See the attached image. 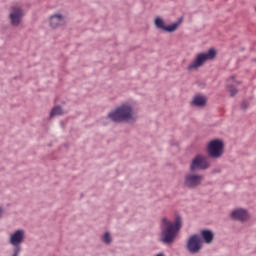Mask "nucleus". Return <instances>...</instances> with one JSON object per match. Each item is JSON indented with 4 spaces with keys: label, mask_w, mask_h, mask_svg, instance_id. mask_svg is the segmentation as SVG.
Wrapping results in <instances>:
<instances>
[{
    "label": "nucleus",
    "mask_w": 256,
    "mask_h": 256,
    "mask_svg": "<svg viewBox=\"0 0 256 256\" xmlns=\"http://www.w3.org/2000/svg\"><path fill=\"white\" fill-rule=\"evenodd\" d=\"M59 115H63V109L60 106H56L50 112V118L53 119V117H57Z\"/></svg>",
    "instance_id": "f3484780"
},
{
    "label": "nucleus",
    "mask_w": 256,
    "mask_h": 256,
    "mask_svg": "<svg viewBox=\"0 0 256 256\" xmlns=\"http://www.w3.org/2000/svg\"><path fill=\"white\" fill-rule=\"evenodd\" d=\"M26 233L24 229H17L10 233L8 242L12 247H21V244L25 241Z\"/></svg>",
    "instance_id": "9d476101"
},
{
    "label": "nucleus",
    "mask_w": 256,
    "mask_h": 256,
    "mask_svg": "<svg viewBox=\"0 0 256 256\" xmlns=\"http://www.w3.org/2000/svg\"><path fill=\"white\" fill-rule=\"evenodd\" d=\"M155 256H165V253L160 252V253L156 254Z\"/></svg>",
    "instance_id": "aec40b11"
},
{
    "label": "nucleus",
    "mask_w": 256,
    "mask_h": 256,
    "mask_svg": "<svg viewBox=\"0 0 256 256\" xmlns=\"http://www.w3.org/2000/svg\"><path fill=\"white\" fill-rule=\"evenodd\" d=\"M23 248L21 246H13L12 250L9 253V256H19L21 255Z\"/></svg>",
    "instance_id": "a211bd4d"
},
{
    "label": "nucleus",
    "mask_w": 256,
    "mask_h": 256,
    "mask_svg": "<svg viewBox=\"0 0 256 256\" xmlns=\"http://www.w3.org/2000/svg\"><path fill=\"white\" fill-rule=\"evenodd\" d=\"M67 20L63 13H54L49 18V25L52 29H59L60 27H65Z\"/></svg>",
    "instance_id": "9b49d317"
},
{
    "label": "nucleus",
    "mask_w": 256,
    "mask_h": 256,
    "mask_svg": "<svg viewBox=\"0 0 256 256\" xmlns=\"http://www.w3.org/2000/svg\"><path fill=\"white\" fill-rule=\"evenodd\" d=\"M217 57L216 49H209L206 52L198 53L195 58L188 64L187 71L190 73L201 69L207 63V61H213V58Z\"/></svg>",
    "instance_id": "7ed1b4c3"
},
{
    "label": "nucleus",
    "mask_w": 256,
    "mask_h": 256,
    "mask_svg": "<svg viewBox=\"0 0 256 256\" xmlns=\"http://www.w3.org/2000/svg\"><path fill=\"white\" fill-rule=\"evenodd\" d=\"M3 217V207H0V219Z\"/></svg>",
    "instance_id": "6ab92c4d"
},
{
    "label": "nucleus",
    "mask_w": 256,
    "mask_h": 256,
    "mask_svg": "<svg viewBox=\"0 0 256 256\" xmlns=\"http://www.w3.org/2000/svg\"><path fill=\"white\" fill-rule=\"evenodd\" d=\"M192 105L194 107H205L207 105V97L202 94H197L192 99Z\"/></svg>",
    "instance_id": "4468645a"
},
{
    "label": "nucleus",
    "mask_w": 256,
    "mask_h": 256,
    "mask_svg": "<svg viewBox=\"0 0 256 256\" xmlns=\"http://www.w3.org/2000/svg\"><path fill=\"white\" fill-rule=\"evenodd\" d=\"M201 183H203V175L191 172L184 175L183 185L186 189H197Z\"/></svg>",
    "instance_id": "0eeeda50"
},
{
    "label": "nucleus",
    "mask_w": 256,
    "mask_h": 256,
    "mask_svg": "<svg viewBox=\"0 0 256 256\" xmlns=\"http://www.w3.org/2000/svg\"><path fill=\"white\" fill-rule=\"evenodd\" d=\"M237 84V81H235V76H232L228 79L227 85H228V91L230 92L231 97H235L237 95V89L233 85Z\"/></svg>",
    "instance_id": "2eb2a0df"
},
{
    "label": "nucleus",
    "mask_w": 256,
    "mask_h": 256,
    "mask_svg": "<svg viewBox=\"0 0 256 256\" xmlns=\"http://www.w3.org/2000/svg\"><path fill=\"white\" fill-rule=\"evenodd\" d=\"M230 218L232 221H239L240 223H247L251 219V214L249 210L241 207L234 208L230 212Z\"/></svg>",
    "instance_id": "6e6552de"
},
{
    "label": "nucleus",
    "mask_w": 256,
    "mask_h": 256,
    "mask_svg": "<svg viewBox=\"0 0 256 256\" xmlns=\"http://www.w3.org/2000/svg\"><path fill=\"white\" fill-rule=\"evenodd\" d=\"M242 107H247V104L245 102H243Z\"/></svg>",
    "instance_id": "412c9836"
},
{
    "label": "nucleus",
    "mask_w": 256,
    "mask_h": 256,
    "mask_svg": "<svg viewBox=\"0 0 256 256\" xmlns=\"http://www.w3.org/2000/svg\"><path fill=\"white\" fill-rule=\"evenodd\" d=\"M138 111L137 102H123L108 113L107 119L113 123H135L138 119Z\"/></svg>",
    "instance_id": "f257e3e1"
},
{
    "label": "nucleus",
    "mask_w": 256,
    "mask_h": 256,
    "mask_svg": "<svg viewBox=\"0 0 256 256\" xmlns=\"http://www.w3.org/2000/svg\"><path fill=\"white\" fill-rule=\"evenodd\" d=\"M211 167V162L207 156L198 154L196 155L190 164V171H205Z\"/></svg>",
    "instance_id": "423d86ee"
},
{
    "label": "nucleus",
    "mask_w": 256,
    "mask_h": 256,
    "mask_svg": "<svg viewBox=\"0 0 256 256\" xmlns=\"http://www.w3.org/2000/svg\"><path fill=\"white\" fill-rule=\"evenodd\" d=\"M154 25L156 29H161L162 31H166V33H175L177 29H179V26L181 25V22H175L170 25H165V20L161 17H156L154 19Z\"/></svg>",
    "instance_id": "1a4fd4ad"
},
{
    "label": "nucleus",
    "mask_w": 256,
    "mask_h": 256,
    "mask_svg": "<svg viewBox=\"0 0 256 256\" xmlns=\"http://www.w3.org/2000/svg\"><path fill=\"white\" fill-rule=\"evenodd\" d=\"M199 235L203 243H206L207 245L213 243V239L215 238V234H213V231L211 230H202Z\"/></svg>",
    "instance_id": "ddd939ff"
},
{
    "label": "nucleus",
    "mask_w": 256,
    "mask_h": 256,
    "mask_svg": "<svg viewBox=\"0 0 256 256\" xmlns=\"http://www.w3.org/2000/svg\"><path fill=\"white\" fill-rule=\"evenodd\" d=\"M185 247L190 255H199L203 250V238L199 234H192L187 238Z\"/></svg>",
    "instance_id": "39448f33"
},
{
    "label": "nucleus",
    "mask_w": 256,
    "mask_h": 256,
    "mask_svg": "<svg viewBox=\"0 0 256 256\" xmlns=\"http://www.w3.org/2000/svg\"><path fill=\"white\" fill-rule=\"evenodd\" d=\"M206 151L212 159H220L225 153V141L219 138L210 140L206 145Z\"/></svg>",
    "instance_id": "20e7f679"
},
{
    "label": "nucleus",
    "mask_w": 256,
    "mask_h": 256,
    "mask_svg": "<svg viewBox=\"0 0 256 256\" xmlns=\"http://www.w3.org/2000/svg\"><path fill=\"white\" fill-rule=\"evenodd\" d=\"M101 241L104 242L105 245H110V243L113 241V236L111 235V232H104L101 237Z\"/></svg>",
    "instance_id": "dca6fc26"
},
{
    "label": "nucleus",
    "mask_w": 256,
    "mask_h": 256,
    "mask_svg": "<svg viewBox=\"0 0 256 256\" xmlns=\"http://www.w3.org/2000/svg\"><path fill=\"white\" fill-rule=\"evenodd\" d=\"M23 15L24 13L21 7H13L9 14L11 25H13L14 27L21 25V21H23Z\"/></svg>",
    "instance_id": "f8f14e48"
},
{
    "label": "nucleus",
    "mask_w": 256,
    "mask_h": 256,
    "mask_svg": "<svg viewBox=\"0 0 256 256\" xmlns=\"http://www.w3.org/2000/svg\"><path fill=\"white\" fill-rule=\"evenodd\" d=\"M183 227V218L179 215H175L174 219L171 221L167 217H163L160 222V241L164 245H173L179 231Z\"/></svg>",
    "instance_id": "f03ea898"
}]
</instances>
